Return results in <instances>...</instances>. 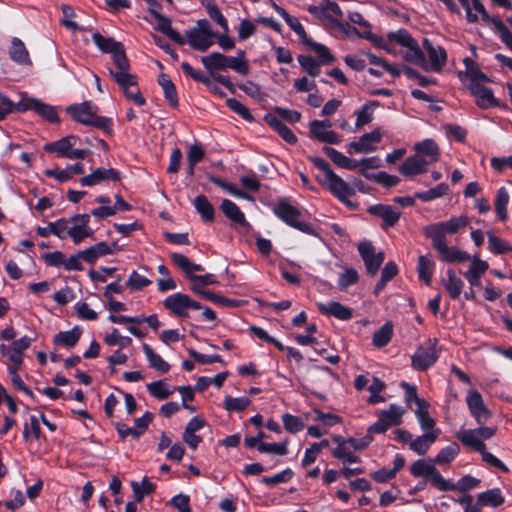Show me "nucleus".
<instances>
[{"instance_id": "22", "label": "nucleus", "mask_w": 512, "mask_h": 512, "mask_svg": "<svg viewBox=\"0 0 512 512\" xmlns=\"http://www.w3.org/2000/svg\"><path fill=\"white\" fill-rule=\"evenodd\" d=\"M181 69L187 77H190L196 82H199L207 87V89L213 94L220 98L226 96L225 92L216 84L213 83L212 79L206 76L201 70L195 69L188 62L181 63Z\"/></svg>"}, {"instance_id": "26", "label": "nucleus", "mask_w": 512, "mask_h": 512, "mask_svg": "<svg viewBox=\"0 0 512 512\" xmlns=\"http://www.w3.org/2000/svg\"><path fill=\"white\" fill-rule=\"evenodd\" d=\"M263 120L267 123L285 142L291 145H295L298 138L293 131L285 125L277 116L273 113H267L264 115Z\"/></svg>"}, {"instance_id": "4", "label": "nucleus", "mask_w": 512, "mask_h": 512, "mask_svg": "<svg viewBox=\"0 0 512 512\" xmlns=\"http://www.w3.org/2000/svg\"><path fill=\"white\" fill-rule=\"evenodd\" d=\"M307 159L315 168L324 173V180L317 177L319 183H327L330 192L341 203L351 206V202L348 200V197L354 195V189L331 169L330 164L324 158L308 156Z\"/></svg>"}, {"instance_id": "35", "label": "nucleus", "mask_w": 512, "mask_h": 512, "mask_svg": "<svg viewBox=\"0 0 512 512\" xmlns=\"http://www.w3.org/2000/svg\"><path fill=\"white\" fill-rule=\"evenodd\" d=\"M9 56L11 60L20 65H30L32 63L23 41L17 37H13L11 40Z\"/></svg>"}, {"instance_id": "39", "label": "nucleus", "mask_w": 512, "mask_h": 512, "mask_svg": "<svg viewBox=\"0 0 512 512\" xmlns=\"http://www.w3.org/2000/svg\"><path fill=\"white\" fill-rule=\"evenodd\" d=\"M505 502L500 488L488 489L477 495V505L499 507Z\"/></svg>"}, {"instance_id": "21", "label": "nucleus", "mask_w": 512, "mask_h": 512, "mask_svg": "<svg viewBox=\"0 0 512 512\" xmlns=\"http://www.w3.org/2000/svg\"><path fill=\"white\" fill-rule=\"evenodd\" d=\"M382 140L380 128L374 129L372 132L363 134L358 141H353L348 145V153H369L375 151L373 144H377Z\"/></svg>"}, {"instance_id": "36", "label": "nucleus", "mask_w": 512, "mask_h": 512, "mask_svg": "<svg viewBox=\"0 0 512 512\" xmlns=\"http://www.w3.org/2000/svg\"><path fill=\"white\" fill-rule=\"evenodd\" d=\"M220 209L223 212V214L232 222L242 226L249 225L245 218L244 213L233 201L229 199H223L220 205Z\"/></svg>"}, {"instance_id": "47", "label": "nucleus", "mask_w": 512, "mask_h": 512, "mask_svg": "<svg viewBox=\"0 0 512 512\" xmlns=\"http://www.w3.org/2000/svg\"><path fill=\"white\" fill-rule=\"evenodd\" d=\"M393 335V325L386 322L373 334L372 344L377 348H383L389 344Z\"/></svg>"}, {"instance_id": "54", "label": "nucleus", "mask_w": 512, "mask_h": 512, "mask_svg": "<svg viewBox=\"0 0 512 512\" xmlns=\"http://www.w3.org/2000/svg\"><path fill=\"white\" fill-rule=\"evenodd\" d=\"M74 244H80L85 238L92 237L94 230L88 224L74 225L67 230Z\"/></svg>"}, {"instance_id": "10", "label": "nucleus", "mask_w": 512, "mask_h": 512, "mask_svg": "<svg viewBox=\"0 0 512 512\" xmlns=\"http://www.w3.org/2000/svg\"><path fill=\"white\" fill-rule=\"evenodd\" d=\"M468 225L465 216L452 217L448 221L430 224L424 228V234L431 241L446 240V233L455 234L460 228Z\"/></svg>"}, {"instance_id": "43", "label": "nucleus", "mask_w": 512, "mask_h": 512, "mask_svg": "<svg viewBox=\"0 0 512 512\" xmlns=\"http://www.w3.org/2000/svg\"><path fill=\"white\" fill-rule=\"evenodd\" d=\"M381 103L377 100L367 101L361 109L355 112L356 115V123L355 126L357 128L363 127L364 125L370 123L373 119V111L380 107Z\"/></svg>"}, {"instance_id": "28", "label": "nucleus", "mask_w": 512, "mask_h": 512, "mask_svg": "<svg viewBox=\"0 0 512 512\" xmlns=\"http://www.w3.org/2000/svg\"><path fill=\"white\" fill-rule=\"evenodd\" d=\"M317 308L321 314L333 316L342 321L350 320L353 317L352 309L337 301H331L327 304L319 302Z\"/></svg>"}, {"instance_id": "8", "label": "nucleus", "mask_w": 512, "mask_h": 512, "mask_svg": "<svg viewBox=\"0 0 512 512\" xmlns=\"http://www.w3.org/2000/svg\"><path fill=\"white\" fill-rule=\"evenodd\" d=\"M438 339L430 338L420 345L411 357V366L417 371H427L439 358Z\"/></svg>"}, {"instance_id": "48", "label": "nucleus", "mask_w": 512, "mask_h": 512, "mask_svg": "<svg viewBox=\"0 0 512 512\" xmlns=\"http://www.w3.org/2000/svg\"><path fill=\"white\" fill-rule=\"evenodd\" d=\"M509 202V193L507 189L502 186L497 190L496 196H495V211L499 217V219L503 222H505L508 218L507 213V205Z\"/></svg>"}, {"instance_id": "63", "label": "nucleus", "mask_w": 512, "mask_h": 512, "mask_svg": "<svg viewBox=\"0 0 512 512\" xmlns=\"http://www.w3.org/2000/svg\"><path fill=\"white\" fill-rule=\"evenodd\" d=\"M226 106L231 111H233L234 113L239 115L241 118H243L244 120H246L248 122L254 121V117L251 114L250 110L244 104H242L240 101H238L237 99L228 98L226 100Z\"/></svg>"}, {"instance_id": "33", "label": "nucleus", "mask_w": 512, "mask_h": 512, "mask_svg": "<svg viewBox=\"0 0 512 512\" xmlns=\"http://www.w3.org/2000/svg\"><path fill=\"white\" fill-rule=\"evenodd\" d=\"M170 258L172 263L182 270L188 280H190L191 276H197L194 274L195 271H204V267L201 264L191 262L187 256L181 253L173 252L170 254Z\"/></svg>"}, {"instance_id": "64", "label": "nucleus", "mask_w": 512, "mask_h": 512, "mask_svg": "<svg viewBox=\"0 0 512 512\" xmlns=\"http://www.w3.org/2000/svg\"><path fill=\"white\" fill-rule=\"evenodd\" d=\"M147 390L153 397L159 400H165L173 393V391L169 390L166 384L161 380L147 384Z\"/></svg>"}, {"instance_id": "58", "label": "nucleus", "mask_w": 512, "mask_h": 512, "mask_svg": "<svg viewBox=\"0 0 512 512\" xmlns=\"http://www.w3.org/2000/svg\"><path fill=\"white\" fill-rule=\"evenodd\" d=\"M366 179L374 181L385 188H392L399 184L400 178L395 175H390L387 172L381 171L375 175H366Z\"/></svg>"}, {"instance_id": "30", "label": "nucleus", "mask_w": 512, "mask_h": 512, "mask_svg": "<svg viewBox=\"0 0 512 512\" xmlns=\"http://www.w3.org/2000/svg\"><path fill=\"white\" fill-rule=\"evenodd\" d=\"M78 139L79 137L76 135H68L59 140L46 143L44 150L48 153H57L58 157L66 158Z\"/></svg>"}, {"instance_id": "25", "label": "nucleus", "mask_w": 512, "mask_h": 512, "mask_svg": "<svg viewBox=\"0 0 512 512\" xmlns=\"http://www.w3.org/2000/svg\"><path fill=\"white\" fill-rule=\"evenodd\" d=\"M422 45L428 54L431 69L435 72L442 71L447 61L446 50L441 46L438 48L434 47L433 43L428 38H424Z\"/></svg>"}, {"instance_id": "59", "label": "nucleus", "mask_w": 512, "mask_h": 512, "mask_svg": "<svg viewBox=\"0 0 512 512\" xmlns=\"http://www.w3.org/2000/svg\"><path fill=\"white\" fill-rule=\"evenodd\" d=\"M282 422L285 430L292 434L302 431L305 427V424L300 417L290 413L282 415Z\"/></svg>"}, {"instance_id": "27", "label": "nucleus", "mask_w": 512, "mask_h": 512, "mask_svg": "<svg viewBox=\"0 0 512 512\" xmlns=\"http://www.w3.org/2000/svg\"><path fill=\"white\" fill-rule=\"evenodd\" d=\"M307 10L310 14H312L318 18L330 19L332 22H334V24L337 27L343 26L341 22L331 18L329 15L326 14L327 11H330L337 17L343 16V12H342L340 6L334 1L323 0L320 6L310 5Z\"/></svg>"}, {"instance_id": "57", "label": "nucleus", "mask_w": 512, "mask_h": 512, "mask_svg": "<svg viewBox=\"0 0 512 512\" xmlns=\"http://www.w3.org/2000/svg\"><path fill=\"white\" fill-rule=\"evenodd\" d=\"M307 46L317 54L320 59V61H318L320 65H328L335 61L334 55L324 44L317 43L312 40Z\"/></svg>"}, {"instance_id": "38", "label": "nucleus", "mask_w": 512, "mask_h": 512, "mask_svg": "<svg viewBox=\"0 0 512 512\" xmlns=\"http://www.w3.org/2000/svg\"><path fill=\"white\" fill-rule=\"evenodd\" d=\"M434 270L435 262L430 254L419 256L417 264L418 276L426 285L431 284Z\"/></svg>"}, {"instance_id": "29", "label": "nucleus", "mask_w": 512, "mask_h": 512, "mask_svg": "<svg viewBox=\"0 0 512 512\" xmlns=\"http://www.w3.org/2000/svg\"><path fill=\"white\" fill-rule=\"evenodd\" d=\"M83 333V329L76 325L71 330L68 331H60L53 336L52 342L54 345L62 346L67 349L74 348Z\"/></svg>"}, {"instance_id": "1", "label": "nucleus", "mask_w": 512, "mask_h": 512, "mask_svg": "<svg viewBox=\"0 0 512 512\" xmlns=\"http://www.w3.org/2000/svg\"><path fill=\"white\" fill-rule=\"evenodd\" d=\"M201 62L211 78L227 88L232 94L236 93V86L231 82L228 76H224L217 71L229 68L240 75H247L250 69L248 61H241L240 59H235L233 56H227L220 52H212L207 56H202Z\"/></svg>"}, {"instance_id": "13", "label": "nucleus", "mask_w": 512, "mask_h": 512, "mask_svg": "<svg viewBox=\"0 0 512 512\" xmlns=\"http://www.w3.org/2000/svg\"><path fill=\"white\" fill-rule=\"evenodd\" d=\"M433 458L418 459L410 466V474L415 478H429L432 484L441 491L445 478L435 467L436 463L432 462Z\"/></svg>"}, {"instance_id": "12", "label": "nucleus", "mask_w": 512, "mask_h": 512, "mask_svg": "<svg viewBox=\"0 0 512 512\" xmlns=\"http://www.w3.org/2000/svg\"><path fill=\"white\" fill-rule=\"evenodd\" d=\"M18 108V113H25L31 110L52 124H58L61 121L55 106L44 103L36 98H26L21 100Z\"/></svg>"}, {"instance_id": "11", "label": "nucleus", "mask_w": 512, "mask_h": 512, "mask_svg": "<svg viewBox=\"0 0 512 512\" xmlns=\"http://www.w3.org/2000/svg\"><path fill=\"white\" fill-rule=\"evenodd\" d=\"M114 65L115 69L108 67V71L122 92L138 85L137 75L130 73V61L127 56L118 57Z\"/></svg>"}, {"instance_id": "16", "label": "nucleus", "mask_w": 512, "mask_h": 512, "mask_svg": "<svg viewBox=\"0 0 512 512\" xmlns=\"http://www.w3.org/2000/svg\"><path fill=\"white\" fill-rule=\"evenodd\" d=\"M370 215L382 219L381 228L387 230L394 227L401 218V212L388 204H374L367 208Z\"/></svg>"}, {"instance_id": "6", "label": "nucleus", "mask_w": 512, "mask_h": 512, "mask_svg": "<svg viewBox=\"0 0 512 512\" xmlns=\"http://www.w3.org/2000/svg\"><path fill=\"white\" fill-rule=\"evenodd\" d=\"M456 438L465 447L471 448L479 452L482 460L492 467H495L503 473L510 472V469L495 455L487 451L486 445L480 440L475 429H464L456 433Z\"/></svg>"}, {"instance_id": "56", "label": "nucleus", "mask_w": 512, "mask_h": 512, "mask_svg": "<svg viewBox=\"0 0 512 512\" xmlns=\"http://www.w3.org/2000/svg\"><path fill=\"white\" fill-rule=\"evenodd\" d=\"M250 403L251 400L245 396L236 398L226 396L223 407L229 412H242L250 405Z\"/></svg>"}, {"instance_id": "17", "label": "nucleus", "mask_w": 512, "mask_h": 512, "mask_svg": "<svg viewBox=\"0 0 512 512\" xmlns=\"http://www.w3.org/2000/svg\"><path fill=\"white\" fill-rule=\"evenodd\" d=\"M122 179V173L115 168L106 169L104 167L93 170L90 174L79 179V183L83 187H91L102 183L103 181L117 182Z\"/></svg>"}, {"instance_id": "62", "label": "nucleus", "mask_w": 512, "mask_h": 512, "mask_svg": "<svg viewBox=\"0 0 512 512\" xmlns=\"http://www.w3.org/2000/svg\"><path fill=\"white\" fill-rule=\"evenodd\" d=\"M297 60L310 76L317 77L320 74V63L311 55H299Z\"/></svg>"}, {"instance_id": "20", "label": "nucleus", "mask_w": 512, "mask_h": 512, "mask_svg": "<svg viewBox=\"0 0 512 512\" xmlns=\"http://www.w3.org/2000/svg\"><path fill=\"white\" fill-rule=\"evenodd\" d=\"M92 41L101 52L110 53L112 55L114 64L118 57L127 56L124 45L121 42L115 41L113 38L105 37L101 33L95 32L92 35Z\"/></svg>"}, {"instance_id": "53", "label": "nucleus", "mask_w": 512, "mask_h": 512, "mask_svg": "<svg viewBox=\"0 0 512 512\" xmlns=\"http://www.w3.org/2000/svg\"><path fill=\"white\" fill-rule=\"evenodd\" d=\"M7 372L10 376L13 387L16 390L25 393L27 396L30 397V399L32 401L36 402L37 401L36 396L30 390V388L24 383V381L21 379L20 375L18 374V367L7 366Z\"/></svg>"}, {"instance_id": "61", "label": "nucleus", "mask_w": 512, "mask_h": 512, "mask_svg": "<svg viewBox=\"0 0 512 512\" xmlns=\"http://www.w3.org/2000/svg\"><path fill=\"white\" fill-rule=\"evenodd\" d=\"M237 87L245 94L257 101H264L267 97V94L261 91L260 86L250 80H248L246 83L237 84Z\"/></svg>"}, {"instance_id": "44", "label": "nucleus", "mask_w": 512, "mask_h": 512, "mask_svg": "<svg viewBox=\"0 0 512 512\" xmlns=\"http://www.w3.org/2000/svg\"><path fill=\"white\" fill-rule=\"evenodd\" d=\"M194 207L204 222L210 223L215 219V210L205 195H198L194 199Z\"/></svg>"}, {"instance_id": "41", "label": "nucleus", "mask_w": 512, "mask_h": 512, "mask_svg": "<svg viewBox=\"0 0 512 512\" xmlns=\"http://www.w3.org/2000/svg\"><path fill=\"white\" fill-rule=\"evenodd\" d=\"M109 252L110 250L108 249V243L105 241H101L93 246L81 250L80 254L82 256L83 261L93 265L97 261V259L105 255H108Z\"/></svg>"}, {"instance_id": "55", "label": "nucleus", "mask_w": 512, "mask_h": 512, "mask_svg": "<svg viewBox=\"0 0 512 512\" xmlns=\"http://www.w3.org/2000/svg\"><path fill=\"white\" fill-rule=\"evenodd\" d=\"M206 10L209 17L214 20L225 33L229 32L228 21L220 11L219 7L214 0H209L206 5Z\"/></svg>"}, {"instance_id": "7", "label": "nucleus", "mask_w": 512, "mask_h": 512, "mask_svg": "<svg viewBox=\"0 0 512 512\" xmlns=\"http://www.w3.org/2000/svg\"><path fill=\"white\" fill-rule=\"evenodd\" d=\"M188 44L197 51L205 52L213 45L217 32L213 31L207 19H199L196 27L185 32Z\"/></svg>"}, {"instance_id": "2", "label": "nucleus", "mask_w": 512, "mask_h": 512, "mask_svg": "<svg viewBox=\"0 0 512 512\" xmlns=\"http://www.w3.org/2000/svg\"><path fill=\"white\" fill-rule=\"evenodd\" d=\"M66 112L77 123L100 129L108 136H112L114 133L113 119L97 115L98 107L91 101L69 105Z\"/></svg>"}, {"instance_id": "3", "label": "nucleus", "mask_w": 512, "mask_h": 512, "mask_svg": "<svg viewBox=\"0 0 512 512\" xmlns=\"http://www.w3.org/2000/svg\"><path fill=\"white\" fill-rule=\"evenodd\" d=\"M163 306L178 318H188L189 310H202V319L208 322H217L216 312L208 306L193 300L189 295L177 292L169 295L163 301Z\"/></svg>"}, {"instance_id": "18", "label": "nucleus", "mask_w": 512, "mask_h": 512, "mask_svg": "<svg viewBox=\"0 0 512 512\" xmlns=\"http://www.w3.org/2000/svg\"><path fill=\"white\" fill-rule=\"evenodd\" d=\"M472 96L476 98V105L483 110L489 108H500L503 110L507 109L506 104L500 103V101L494 97L493 91L491 88H488L484 85H476L473 84L471 91H469Z\"/></svg>"}, {"instance_id": "32", "label": "nucleus", "mask_w": 512, "mask_h": 512, "mask_svg": "<svg viewBox=\"0 0 512 512\" xmlns=\"http://www.w3.org/2000/svg\"><path fill=\"white\" fill-rule=\"evenodd\" d=\"M480 479H477L469 474L461 477L456 483H453L450 480L444 481L443 486L441 487V491H459V492H468L480 485Z\"/></svg>"}, {"instance_id": "15", "label": "nucleus", "mask_w": 512, "mask_h": 512, "mask_svg": "<svg viewBox=\"0 0 512 512\" xmlns=\"http://www.w3.org/2000/svg\"><path fill=\"white\" fill-rule=\"evenodd\" d=\"M358 252L364 261L367 274L375 276L384 262V253H376L375 247L369 241L360 242L358 245Z\"/></svg>"}, {"instance_id": "49", "label": "nucleus", "mask_w": 512, "mask_h": 512, "mask_svg": "<svg viewBox=\"0 0 512 512\" xmlns=\"http://www.w3.org/2000/svg\"><path fill=\"white\" fill-rule=\"evenodd\" d=\"M488 249L495 255H504L512 253V246L502 238L494 235L492 232L487 233Z\"/></svg>"}, {"instance_id": "37", "label": "nucleus", "mask_w": 512, "mask_h": 512, "mask_svg": "<svg viewBox=\"0 0 512 512\" xmlns=\"http://www.w3.org/2000/svg\"><path fill=\"white\" fill-rule=\"evenodd\" d=\"M158 84L161 86L164 97L169 105L173 108H177L179 106L178 94L176 86L170 77L167 74L161 73L158 77Z\"/></svg>"}, {"instance_id": "31", "label": "nucleus", "mask_w": 512, "mask_h": 512, "mask_svg": "<svg viewBox=\"0 0 512 512\" xmlns=\"http://www.w3.org/2000/svg\"><path fill=\"white\" fill-rule=\"evenodd\" d=\"M85 173V166L81 162L73 165H68L65 169H46L44 175L56 179L58 182L63 183L73 178V175H83Z\"/></svg>"}, {"instance_id": "24", "label": "nucleus", "mask_w": 512, "mask_h": 512, "mask_svg": "<svg viewBox=\"0 0 512 512\" xmlns=\"http://www.w3.org/2000/svg\"><path fill=\"white\" fill-rule=\"evenodd\" d=\"M429 162L419 155L407 157L399 167V172L404 177H413L423 174L428 170Z\"/></svg>"}, {"instance_id": "50", "label": "nucleus", "mask_w": 512, "mask_h": 512, "mask_svg": "<svg viewBox=\"0 0 512 512\" xmlns=\"http://www.w3.org/2000/svg\"><path fill=\"white\" fill-rule=\"evenodd\" d=\"M407 51L404 55V59L412 64L418 65L421 68L427 70L428 64L425 59V55L420 49L418 42L415 40L414 44L407 47Z\"/></svg>"}, {"instance_id": "42", "label": "nucleus", "mask_w": 512, "mask_h": 512, "mask_svg": "<svg viewBox=\"0 0 512 512\" xmlns=\"http://www.w3.org/2000/svg\"><path fill=\"white\" fill-rule=\"evenodd\" d=\"M443 285L450 298L456 300L462 293L464 282L456 275L453 269H448L447 279L443 280Z\"/></svg>"}, {"instance_id": "51", "label": "nucleus", "mask_w": 512, "mask_h": 512, "mask_svg": "<svg viewBox=\"0 0 512 512\" xmlns=\"http://www.w3.org/2000/svg\"><path fill=\"white\" fill-rule=\"evenodd\" d=\"M208 180L215 184L216 186L222 188L227 193L234 197L243 198V199H250L251 197L246 192H243L242 190L235 187L234 184L229 183L213 174H208L207 176Z\"/></svg>"}, {"instance_id": "34", "label": "nucleus", "mask_w": 512, "mask_h": 512, "mask_svg": "<svg viewBox=\"0 0 512 512\" xmlns=\"http://www.w3.org/2000/svg\"><path fill=\"white\" fill-rule=\"evenodd\" d=\"M322 151L336 166L340 168L355 170L359 166V162H357L355 159H351L345 156L335 148L324 146Z\"/></svg>"}, {"instance_id": "52", "label": "nucleus", "mask_w": 512, "mask_h": 512, "mask_svg": "<svg viewBox=\"0 0 512 512\" xmlns=\"http://www.w3.org/2000/svg\"><path fill=\"white\" fill-rule=\"evenodd\" d=\"M448 193L449 186L446 183H440L427 191L416 192L415 198L423 202H429L437 198H440L444 195H447Z\"/></svg>"}, {"instance_id": "60", "label": "nucleus", "mask_w": 512, "mask_h": 512, "mask_svg": "<svg viewBox=\"0 0 512 512\" xmlns=\"http://www.w3.org/2000/svg\"><path fill=\"white\" fill-rule=\"evenodd\" d=\"M285 15L287 16L284 19L286 24L300 37L301 42L307 46L312 39L307 36L304 26L297 18L291 16L289 13H285Z\"/></svg>"}, {"instance_id": "5", "label": "nucleus", "mask_w": 512, "mask_h": 512, "mask_svg": "<svg viewBox=\"0 0 512 512\" xmlns=\"http://www.w3.org/2000/svg\"><path fill=\"white\" fill-rule=\"evenodd\" d=\"M272 211L287 226L310 236H319L317 228L306 221L300 209L292 205L287 198H279L273 205Z\"/></svg>"}, {"instance_id": "40", "label": "nucleus", "mask_w": 512, "mask_h": 512, "mask_svg": "<svg viewBox=\"0 0 512 512\" xmlns=\"http://www.w3.org/2000/svg\"><path fill=\"white\" fill-rule=\"evenodd\" d=\"M416 155H425L430 158L429 164L438 161L440 156V149L438 144L433 139H424L414 145Z\"/></svg>"}, {"instance_id": "14", "label": "nucleus", "mask_w": 512, "mask_h": 512, "mask_svg": "<svg viewBox=\"0 0 512 512\" xmlns=\"http://www.w3.org/2000/svg\"><path fill=\"white\" fill-rule=\"evenodd\" d=\"M465 400L470 415L475 419L477 425H485L491 418L492 412L484 404L481 393L476 389H471Z\"/></svg>"}, {"instance_id": "46", "label": "nucleus", "mask_w": 512, "mask_h": 512, "mask_svg": "<svg viewBox=\"0 0 512 512\" xmlns=\"http://www.w3.org/2000/svg\"><path fill=\"white\" fill-rule=\"evenodd\" d=\"M460 446L456 442L442 448L433 458L432 462L437 465H448L459 455Z\"/></svg>"}, {"instance_id": "9", "label": "nucleus", "mask_w": 512, "mask_h": 512, "mask_svg": "<svg viewBox=\"0 0 512 512\" xmlns=\"http://www.w3.org/2000/svg\"><path fill=\"white\" fill-rule=\"evenodd\" d=\"M405 412V408L394 403L390 404L387 410H382L379 413L378 420L369 426L368 433L382 434L393 426H399Z\"/></svg>"}, {"instance_id": "45", "label": "nucleus", "mask_w": 512, "mask_h": 512, "mask_svg": "<svg viewBox=\"0 0 512 512\" xmlns=\"http://www.w3.org/2000/svg\"><path fill=\"white\" fill-rule=\"evenodd\" d=\"M143 352L149 362L150 367L161 373H167L170 370V364L167 363L159 354H157L150 345L143 344Z\"/></svg>"}, {"instance_id": "23", "label": "nucleus", "mask_w": 512, "mask_h": 512, "mask_svg": "<svg viewBox=\"0 0 512 512\" xmlns=\"http://www.w3.org/2000/svg\"><path fill=\"white\" fill-rule=\"evenodd\" d=\"M151 16L157 21V25L155 26L157 31L161 32L178 45H184L186 43L184 37L181 36L177 30L172 28V21L169 17L156 9H151Z\"/></svg>"}, {"instance_id": "19", "label": "nucleus", "mask_w": 512, "mask_h": 512, "mask_svg": "<svg viewBox=\"0 0 512 512\" xmlns=\"http://www.w3.org/2000/svg\"><path fill=\"white\" fill-rule=\"evenodd\" d=\"M433 248L438 252L442 261L447 263H462L471 260L470 254L456 247H449L446 240L432 241Z\"/></svg>"}]
</instances>
